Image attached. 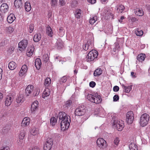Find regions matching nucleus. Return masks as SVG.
Wrapping results in <instances>:
<instances>
[{
  "instance_id": "nucleus-1",
  "label": "nucleus",
  "mask_w": 150,
  "mask_h": 150,
  "mask_svg": "<svg viewBox=\"0 0 150 150\" xmlns=\"http://www.w3.org/2000/svg\"><path fill=\"white\" fill-rule=\"evenodd\" d=\"M58 118L59 122H60L61 129L63 131L67 129L69 127L70 123L71 122V118L68 115L64 112H60L59 113L58 117L56 118L55 117H52L50 119V123L52 126H54Z\"/></svg>"
},
{
  "instance_id": "nucleus-2",
  "label": "nucleus",
  "mask_w": 150,
  "mask_h": 150,
  "mask_svg": "<svg viewBox=\"0 0 150 150\" xmlns=\"http://www.w3.org/2000/svg\"><path fill=\"white\" fill-rule=\"evenodd\" d=\"M149 119V116L146 113L143 114L141 116L139 123L140 125L143 127L146 126L148 122Z\"/></svg>"
},
{
  "instance_id": "nucleus-3",
  "label": "nucleus",
  "mask_w": 150,
  "mask_h": 150,
  "mask_svg": "<svg viewBox=\"0 0 150 150\" xmlns=\"http://www.w3.org/2000/svg\"><path fill=\"white\" fill-rule=\"evenodd\" d=\"M86 111V106L81 105L75 110L74 113L76 116H80L84 115Z\"/></svg>"
},
{
  "instance_id": "nucleus-4",
  "label": "nucleus",
  "mask_w": 150,
  "mask_h": 150,
  "mask_svg": "<svg viewBox=\"0 0 150 150\" xmlns=\"http://www.w3.org/2000/svg\"><path fill=\"white\" fill-rule=\"evenodd\" d=\"M98 55L97 51H91L88 53L86 57V60L88 62L92 61L97 58Z\"/></svg>"
},
{
  "instance_id": "nucleus-5",
  "label": "nucleus",
  "mask_w": 150,
  "mask_h": 150,
  "mask_svg": "<svg viewBox=\"0 0 150 150\" xmlns=\"http://www.w3.org/2000/svg\"><path fill=\"white\" fill-rule=\"evenodd\" d=\"M126 120L128 124H132L134 120V114L133 111H130L128 112L126 115Z\"/></svg>"
},
{
  "instance_id": "nucleus-6",
  "label": "nucleus",
  "mask_w": 150,
  "mask_h": 150,
  "mask_svg": "<svg viewBox=\"0 0 150 150\" xmlns=\"http://www.w3.org/2000/svg\"><path fill=\"white\" fill-rule=\"evenodd\" d=\"M98 146L101 149H103L107 146L106 141L102 138H99L96 141Z\"/></svg>"
},
{
  "instance_id": "nucleus-7",
  "label": "nucleus",
  "mask_w": 150,
  "mask_h": 150,
  "mask_svg": "<svg viewBox=\"0 0 150 150\" xmlns=\"http://www.w3.org/2000/svg\"><path fill=\"white\" fill-rule=\"evenodd\" d=\"M113 125L118 130L121 131L124 127V125L122 123L121 124L120 121L117 120H113Z\"/></svg>"
},
{
  "instance_id": "nucleus-8",
  "label": "nucleus",
  "mask_w": 150,
  "mask_h": 150,
  "mask_svg": "<svg viewBox=\"0 0 150 150\" xmlns=\"http://www.w3.org/2000/svg\"><path fill=\"white\" fill-rule=\"evenodd\" d=\"M28 44V41L26 40H23L18 44V47L20 48V51L24 50L27 47Z\"/></svg>"
},
{
  "instance_id": "nucleus-9",
  "label": "nucleus",
  "mask_w": 150,
  "mask_h": 150,
  "mask_svg": "<svg viewBox=\"0 0 150 150\" xmlns=\"http://www.w3.org/2000/svg\"><path fill=\"white\" fill-rule=\"evenodd\" d=\"M34 49V47L33 45L30 46L28 48L26 51V54L28 56L30 57L33 55Z\"/></svg>"
},
{
  "instance_id": "nucleus-10",
  "label": "nucleus",
  "mask_w": 150,
  "mask_h": 150,
  "mask_svg": "<svg viewBox=\"0 0 150 150\" xmlns=\"http://www.w3.org/2000/svg\"><path fill=\"white\" fill-rule=\"evenodd\" d=\"M8 6L7 4L5 3L2 4L0 7V11L2 12L5 13L8 10Z\"/></svg>"
},
{
  "instance_id": "nucleus-11",
  "label": "nucleus",
  "mask_w": 150,
  "mask_h": 150,
  "mask_svg": "<svg viewBox=\"0 0 150 150\" xmlns=\"http://www.w3.org/2000/svg\"><path fill=\"white\" fill-rule=\"evenodd\" d=\"M34 87L32 85H28L25 89V93L27 96H29L33 91Z\"/></svg>"
},
{
  "instance_id": "nucleus-12",
  "label": "nucleus",
  "mask_w": 150,
  "mask_h": 150,
  "mask_svg": "<svg viewBox=\"0 0 150 150\" xmlns=\"http://www.w3.org/2000/svg\"><path fill=\"white\" fill-rule=\"evenodd\" d=\"M28 70L27 66L26 65H23L19 72V75L20 76H23L24 74L26 73Z\"/></svg>"
},
{
  "instance_id": "nucleus-13",
  "label": "nucleus",
  "mask_w": 150,
  "mask_h": 150,
  "mask_svg": "<svg viewBox=\"0 0 150 150\" xmlns=\"http://www.w3.org/2000/svg\"><path fill=\"white\" fill-rule=\"evenodd\" d=\"M42 63L41 60L39 58H36L35 62V65L38 70H39L41 66Z\"/></svg>"
},
{
  "instance_id": "nucleus-14",
  "label": "nucleus",
  "mask_w": 150,
  "mask_h": 150,
  "mask_svg": "<svg viewBox=\"0 0 150 150\" xmlns=\"http://www.w3.org/2000/svg\"><path fill=\"white\" fill-rule=\"evenodd\" d=\"M13 100V98L9 96H7L5 101V105L7 106H9L11 104Z\"/></svg>"
},
{
  "instance_id": "nucleus-15",
  "label": "nucleus",
  "mask_w": 150,
  "mask_h": 150,
  "mask_svg": "<svg viewBox=\"0 0 150 150\" xmlns=\"http://www.w3.org/2000/svg\"><path fill=\"white\" fill-rule=\"evenodd\" d=\"M14 5L16 8H21L23 7L21 0H15Z\"/></svg>"
},
{
  "instance_id": "nucleus-16",
  "label": "nucleus",
  "mask_w": 150,
  "mask_h": 150,
  "mask_svg": "<svg viewBox=\"0 0 150 150\" xmlns=\"http://www.w3.org/2000/svg\"><path fill=\"white\" fill-rule=\"evenodd\" d=\"M38 101H35L32 103L31 107V111L33 112L36 110L38 109Z\"/></svg>"
},
{
  "instance_id": "nucleus-17",
  "label": "nucleus",
  "mask_w": 150,
  "mask_h": 150,
  "mask_svg": "<svg viewBox=\"0 0 150 150\" xmlns=\"http://www.w3.org/2000/svg\"><path fill=\"white\" fill-rule=\"evenodd\" d=\"M16 18L13 14H10L7 18V21L8 23H11Z\"/></svg>"
},
{
  "instance_id": "nucleus-18",
  "label": "nucleus",
  "mask_w": 150,
  "mask_h": 150,
  "mask_svg": "<svg viewBox=\"0 0 150 150\" xmlns=\"http://www.w3.org/2000/svg\"><path fill=\"white\" fill-rule=\"evenodd\" d=\"M146 57V55L145 54L141 53L137 56V60L139 62H142L144 60Z\"/></svg>"
},
{
  "instance_id": "nucleus-19",
  "label": "nucleus",
  "mask_w": 150,
  "mask_h": 150,
  "mask_svg": "<svg viewBox=\"0 0 150 150\" xmlns=\"http://www.w3.org/2000/svg\"><path fill=\"white\" fill-rule=\"evenodd\" d=\"M103 73V70L101 68H98L94 72L93 75L95 76H98L100 75Z\"/></svg>"
},
{
  "instance_id": "nucleus-20",
  "label": "nucleus",
  "mask_w": 150,
  "mask_h": 150,
  "mask_svg": "<svg viewBox=\"0 0 150 150\" xmlns=\"http://www.w3.org/2000/svg\"><path fill=\"white\" fill-rule=\"evenodd\" d=\"M46 32L47 35L50 37H52L53 32L51 27L48 25L46 28Z\"/></svg>"
},
{
  "instance_id": "nucleus-21",
  "label": "nucleus",
  "mask_w": 150,
  "mask_h": 150,
  "mask_svg": "<svg viewBox=\"0 0 150 150\" xmlns=\"http://www.w3.org/2000/svg\"><path fill=\"white\" fill-rule=\"evenodd\" d=\"M23 96V95H19L16 99V101L18 103H22L24 101Z\"/></svg>"
},
{
  "instance_id": "nucleus-22",
  "label": "nucleus",
  "mask_w": 150,
  "mask_h": 150,
  "mask_svg": "<svg viewBox=\"0 0 150 150\" xmlns=\"http://www.w3.org/2000/svg\"><path fill=\"white\" fill-rule=\"evenodd\" d=\"M134 13L138 16H141L143 15V12L142 9L139 8H137L134 10Z\"/></svg>"
},
{
  "instance_id": "nucleus-23",
  "label": "nucleus",
  "mask_w": 150,
  "mask_h": 150,
  "mask_svg": "<svg viewBox=\"0 0 150 150\" xmlns=\"http://www.w3.org/2000/svg\"><path fill=\"white\" fill-rule=\"evenodd\" d=\"M29 120V119H28L26 117L24 118L22 121L21 125L24 127L28 125L30 123Z\"/></svg>"
},
{
  "instance_id": "nucleus-24",
  "label": "nucleus",
  "mask_w": 150,
  "mask_h": 150,
  "mask_svg": "<svg viewBox=\"0 0 150 150\" xmlns=\"http://www.w3.org/2000/svg\"><path fill=\"white\" fill-rule=\"evenodd\" d=\"M117 12L120 13H122L123 11L125 9V7L122 4H118L116 7Z\"/></svg>"
},
{
  "instance_id": "nucleus-25",
  "label": "nucleus",
  "mask_w": 150,
  "mask_h": 150,
  "mask_svg": "<svg viewBox=\"0 0 150 150\" xmlns=\"http://www.w3.org/2000/svg\"><path fill=\"white\" fill-rule=\"evenodd\" d=\"M16 67V64L13 61L9 62L8 65V67L10 70H13L15 69Z\"/></svg>"
},
{
  "instance_id": "nucleus-26",
  "label": "nucleus",
  "mask_w": 150,
  "mask_h": 150,
  "mask_svg": "<svg viewBox=\"0 0 150 150\" xmlns=\"http://www.w3.org/2000/svg\"><path fill=\"white\" fill-rule=\"evenodd\" d=\"M53 143V139L52 138H48L47 139L46 142L44 145H46L47 146H48L50 147H52Z\"/></svg>"
},
{
  "instance_id": "nucleus-27",
  "label": "nucleus",
  "mask_w": 150,
  "mask_h": 150,
  "mask_svg": "<svg viewBox=\"0 0 150 150\" xmlns=\"http://www.w3.org/2000/svg\"><path fill=\"white\" fill-rule=\"evenodd\" d=\"M41 35L40 34H35L33 38V40L35 42H38L40 40Z\"/></svg>"
},
{
  "instance_id": "nucleus-28",
  "label": "nucleus",
  "mask_w": 150,
  "mask_h": 150,
  "mask_svg": "<svg viewBox=\"0 0 150 150\" xmlns=\"http://www.w3.org/2000/svg\"><path fill=\"white\" fill-rule=\"evenodd\" d=\"M129 148L130 150H138L137 146L134 143H131L129 144Z\"/></svg>"
},
{
  "instance_id": "nucleus-29",
  "label": "nucleus",
  "mask_w": 150,
  "mask_h": 150,
  "mask_svg": "<svg viewBox=\"0 0 150 150\" xmlns=\"http://www.w3.org/2000/svg\"><path fill=\"white\" fill-rule=\"evenodd\" d=\"M25 11H30L31 8L30 3L28 2H26L25 3Z\"/></svg>"
},
{
  "instance_id": "nucleus-30",
  "label": "nucleus",
  "mask_w": 150,
  "mask_h": 150,
  "mask_svg": "<svg viewBox=\"0 0 150 150\" xmlns=\"http://www.w3.org/2000/svg\"><path fill=\"white\" fill-rule=\"evenodd\" d=\"M51 83V79L50 78L47 77L45 80L44 85L45 87H48L50 84Z\"/></svg>"
},
{
  "instance_id": "nucleus-31",
  "label": "nucleus",
  "mask_w": 150,
  "mask_h": 150,
  "mask_svg": "<svg viewBox=\"0 0 150 150\" xmlns=\"http://www.w3.org/2000/svg\"><path fill=\"white\" fill-rule=\"evenodd\" d=\"M69 77V76H65L61 78L59 81L60 84H62L63 83L66 82Z\"/></svg>"
},
{
  "instance_id": "nucleus-32",
  "label": "nucleus",
  "mask_w": 150,
  "mask_h": 150,
  "mask_svg": "<svg viewBox=\"0 0 150 150\" xmlns=\"http://www.w3.org/2000/svg\"><path fill=\"white\" fill-rule=\"evenodd\" d=\"M122 87L125 89V91L127 93H129L131 89H132L131 86H125L124 84H122Z\"/></svg>"
},
{
  "instance_id": "nucleus-33",
  "label": "nucleus",
  "mask_w": 150,
  "mask_h": 150,
  "mask_svg": "<svg viewBox=\"0 0 150 150\" xmlns=\"http://www.w3.org/2000/svg\"><path fill=\"white\" fill-rule=\"evenodd\" d=\"M25 132L24 130H21V133L19 134V138L20 139H23L25 135Z\"/></svg>"
},
{
  "instance_id": "nucleus-34",
  "label": "nucleus",
  "mask_w": 150,
  "mask_h": 150,
  "mask_svg": "<svg viewBox=\"0 0 150 150\" xmlns=\"http://www.w3.org/2000/svg\"><path fill=\"white\" fill-rule=\"evenodd\" d=\"M97 21V17L96 16H94L89 20V23L91 24H93Z\"/></svg>"
},
{
  "instance_id": "nucleus-35",
  "label": "nucleus",
  "mask_w": 150,
  "mask_h": 150,
  "mask_svg": "<svg viewBox=\"0 0 150 150\" xmlns=\"http://www.w3.org/2000/svg\"><path fill=\"white\" fill-rule=\"evenodd\" d=\"M91 44V43L90 41H87V43H86L85 45H84L83 46V49L86 51L88 50L89 48V47Z\"/></svg>"
},
{
  "instance_id": "nucleus-36",
  "label": "nucleus",
  "mask_w": 150,
  "mask_h": 150,
  "mask_svg": "<svg viewBox=\"0 0 150 150\" xmlns=\"http://www.w3.org/2000/svg\"><path fill=\"white\" fill-rule=\"evenodd\" d=\"M81 10L80 9H79V11H76L75 12L74 15L75 17L77 18H80V16L81 14Z\"/></svg>"
},
{
  "instance_id": "nucleus-37",
  "label": "nucleus",
  "mask_w": 150,
  "mask_h": 150,
  "mask_svg": "<svg viewBox=\"0 0 150 150\" xmlns=\"http://www.w3.org/2000/svg\"><path fill=\"white\" fill-rule=\"evenodd\" d=\"M94 100L93 103H95L96 104H99L102 101V99L100 96L99 97V98H94Z\"/></svg>"
},
{
  "instance_id": "nucleus-38",
  "label": "nucleus",
  "mask_w": 150,
  "mask_h": 150,
  "mask_svg": "<svg viewBox=\"0 0 150 150\" xmlns=\"http://www.w3.org/2000/svg\"><path fill=\"white\" fill-rule=\"evenodd\" d=\"M72 103L71 100H69L66 101L65 104L64 105V108H67L69 107H70Z\"/></svg>"
},
{
  "instance_id": "nucleus-39",
  "label": "nucleus",
  "mask_w": 150,
  "mask_h": 150,
  "mask_svg": "<svg viewBox=\"0 0 150 150\" xmlns=\"http://www.w3.org/2000/svg\"><path fill=\"white\" fill-rule=\"evenodd\" d=\"M7 43V41L6 40H3L0 43V47L2 48L4 47V46L6 45Z\"/></svg>"
},
{
  "instance_id": "nucleus-40",
  "label": "nucleus",
  "mask_w": 150,
  "mask_h": 150,
  "mask_svg": "<svg viewBox=\"0 0 150 150\" xmlns=\"http://www.w3.org/2000/svg\"><path fill=\"white\" fill-rule=\"evenodd\" d=\"M43 95H42V97L45 98V97H47L49 96L50 94V93L49 91H46V90H45L43 92Z\"/></svg>"
},
{
  "instance_id": "nucleus-41",
  "label": "nucleus",
  "mask_w": 150,
  "mask_h": 150,
  "mask_svg": "<svg viewBox=\"0 0 150 150\" xmlns=\"http://www.w3.org/2000/svg\"><path fill=\"white\" fill-rule=\"evenodd\" d=\"M38 131L35 129H32L30 131L31 134L33 135H36L38 133Z\"/></svg>"
},
{
  "instance_id": "nucleus-42",
  "label": "nucleus",
  "mask_w": 150,
  "mask_h": 150,
  "mask_svg": "<svg viewBox=\"0 0 150 150\" xmlns=\"http://www.w3.org/2000/svg\"><path fill=\"white\" fill-rule=\"evenodd\" d=\"M57 0H51V4L52 6H55L57 4Z\"/></svg>"
},
{
  "instance_id": "nucleus-43",
  "label": "nucleus",
  "mask_w": 150,
  "mask_h": 150,
  "mask_svg": "<svg viewBox=\"0 0 150 150\" xmlns=\"http://www.w3.org/2000/svg\"><path fill=\"white\" fill-rule=\"evenodd\" d=\"M48 56L47 54H45L43 55L42 58L44 61L45 62H47L48 60Z\"/></svg>"
},
{
  "instance_id": "nucleus-44",
  "label": "nucleus",
  "mask_w": 150,
  "mask_h": 150,
  "mask_svg": "<svg viewBox=\"0 0 150 150\" xmlns=\"http://www.w3.org/2000/svg\"><path fill=\"white\" fill-rule=\"evenodd\" d=\"M40 93V90L39 89H37L35 90L33 93V96L34 97L38 95Z\"/></svg>"
},
{
  "instance_id": "nucleus-45",
  "label": "nucleus",
  "mask_w": 150,
  "mask_h": 150,
  "mask_svg": "<svg viewBox=\"0 0 150 150\" xmlns=\"http://www.w3.org/2000/svg\"><path fill=\"white\" fill-rule=\"evenodd\" d=\"M62 42L58 41L57 43V48L58 49H61L62 48V47L63 46V44L62 43Z\"/></svg>"
},
{
  "instance_id": "nucleus-46",
  "label": "nucleus",
  "mask_w": 150,
  "mask_h": 150,
  "mask_svg": "<svg viewBox=\"0 0 150 150\" xmlns=\"http://www.w3.org/2000/svg\"><path fill=\"white\" fill-rule=\"evenodd\" d=\"M119 97L117 95H115L113 97V101L114 102H116L119 100Z\"/></svg>"
},
{
  "instance_id": "nucleus-47",
  "label": "nucleus",
  "mask_w": 150,
  "mask_h": 150,
  "mask_svg": "<svg viewBox=\"0 0 150 150\" xmlns=\"http://www.w3.org/2000/svg\"><path fill=\"white\" fill-rule=\"evenodd\" d=\"M120 140L119 138L118 137H116L114 140V143L116 145H117L118 144Z\"/></svg>"
},
{
  "instance_id": "nucleus-48",
  "label": "nucleus",
  "mask_w": 150,
  "mask_h": 150,
  "mask_svg": "<svg viewBox=\"0 0 150 150\" xmlns=\"http://www.w3.org/2000/svg\"><path fill=\"white\" fill-rule=\"evenodd\" d=\"M59 4L61 6H62L65 5L66 3L64 0H59Z\"/></svg>"
},
{
  "instance_id": "nucleus-49",
  "label": "nucleus",
  "mask_w": 150,
  "mask_h": 150,
  "mask_svg": "<svg viewBox=\"0 0 150 150\" xmlns=\"http://www.w3.org/2000/svg\"><path fill=\"white\" fill-rule=\"evenodd\" d=\"M135 33L137 36H141L143 34V32L142 30H140L139 31H137V32H136Z\"/></svg>"
},
{
  "instance_id": "nucleus-50",
  "label": "nucleus",
  "mask_w": 150,
  "mask_h": 150,
  "mask_svg": "<svg viewBox=\"0 0 150 150\" xmlns=\"http://www.w3.org/2000/svg\"><path fill=\"white\" fill-rule=\"evenodd\" d=\"M30 33H31L34 30L33 24L31 23L29 26Z\"/></svg>"
},
{
  "instance_id": "nucleus-51",
  "label": "nucleus",
  "mask_w": 150,
  "mask_h": 150,
  "mask_svg": "<svg viewBox=\"0 0 150 150\" xmlns=\"http://www.w3.org/2000/svg\"><path fill=\"white\" fill-rule=\"evenodd\" d=\"M96 85V83L95 82L93 81L89 83L90 86L92 88L94 87Z\"/></svg>"
},
{
  "instance_id": "nucleus-52",
  "label": "nucleus",
  "mask_w": 150,
  "mask_h": 150,
  "mask_svg": "<svg viewBox=\"0 0 150 150\" xmlns=\"http://www.w3.org/2000/svg\"><path fill=\"white\" fill-rule=\"evenodd\" d=\"M52 147L48 146H47L46 145H44V150H50Z\"/></svg>"
},
{
  "instance_id": "nucleus-53",
  "label": "nucleus",
  "mask_w": 150,
  "mask_h": 150,
  "mask_svg": "<svg viewBox=\"0 0 150 150\" xmlns=\"http://www.w3.org/2000/svg\"><path fill=\"white\" fill-rule=\"evenodd\" d=\"M119 89V87L117 86H114L113 88V91L114 92H117Z\"/></svg>"
},
{
  "instance_id": "nucleus-54",
  "label": "nucleus",
  "mask_w": 150,
  "mask_h": 150,
  "mask_svg": "<svg viewBox=\"0 0 150 150\" xmlns=\"http://www.w3.org/2000/svg\"><path fill=\"white\" fill-rule=\"evenodd\" d=\"M59 33H61V35H63L64 31L62 27H60V28L59 29Z\"/></svg>"
},
{
  "instance_id": "nucleus-55",
  "label": "nucleus",
  "mask_w": 150,
  "mask_h": 150,
  "mask_svg": "<svg viewBox=\"0 0 150 150\" xmlns=\"http://www.w3.org/2000/svg\"><path fill=\"white\" fill-rule=\"evenodd\" d=\"M0 150H9V148L8 146H6L5 147H2Z\"/></svg>"
},
{
  "instance_id": "nucleus-56",
  "label": "nucleus",
  "mask_w": 150,
  "mask_h": 150,
  "mask_svg": "<svg viewBox=\"0 0 150 150\" xmlns=\"http://www.w3.org/2000/svg\"><path fill=\"white\" fill-rule=\"evenodd\" d=\"M91 4H95L96 2V0H87Z\"/></svg>"
},
{
  "instance_id": "nucleus-57",
  "label": "nucleus",
  "mask_w": 150,
  "mask_h": 150,
  "mask_svg": "<svg viewBox=\"0 0 150 150\" xmlns=\"http://www.w3.org/2000/svg\"><path fill=\"white\" fill-rule=\"evenodd\" d=\"M120 47L118 44H115V50H117L118 52L120 50Z\"/></svg>"
},
{
  "instance_id": "nucleus-58",
  "label": "nucleus",
  "mask_w": 150,
  "mask_h": 150,
  "mask_svg": "<svg viewBox=\"0 0 150 150\" xmlns=\"http://www.w3.org/2000/svg\"><path fill=\"white\" fill-rule=\"evenodd\" d=\"M131 21L132 22H134L136 21H137L138 19L136 18L135 17H132L131 18Z\"/></svg>"
},
{
  "instance_id": "nucleus-59",
  "label": "nucleus",
  "mask_w": 150,
  "mask_h": 150,
  "mask_svg": "<svg viewBox=\"0 0 150 150\" xmlns=\"http://www.w3.org/2000/svg\"><path fill=\"white\" fill-rule=\"evenodd\" d=\"M8 29L10 32L11 33L13 31V28L12 27H9Z\"/></svg>"
},
{
  "instance_id": "nucleus-60",
  "label": "nucleus",
  "mask_w": 150,
  "mask_h": 150,
  "mask_svg": "<svg viewBox=\"0 0 150 150\" xmlns=\"http://www.w3.org/2000/svg\"><path fill=\"white\" fill-rule=\"evenodd\" d=\"M94 98L93 97V96L92 94V96H91L90 98H89V101H91L92 102H93L94 100Z\"/></svg>"
},
{
  "instance_id": "nucleus-61",
  "label": "nucleus",
  "mask_w": 150,
  "mask_h": 150,
  "mask_svg": "<svg viewBox=\"0 0 150 150\" xmlns=\"http://www.w3.org/2000/svg\"><path fill=\"white\" fill-rule=\"evenodd\" d=\"M2 72L3 70L2 69L0 68V80H1L2 78Z\"/></svg>"
},
{
  "instance_id": "nucleus-62",
  "label": "nucleus",
  "mask_w": 150,
  "mask_h": 150,
  "mask_svg": "<svg viewBox=\"0 0 150 150\" xmlns=\"http://www.w3.org/2000/svg\"><path fill=\"white\" fill-rule=\"evenodd\" d=\"M125 18V17L124 16H122L121 17L120 19L118 20L119 21L120 23H122V20H123Z\"/></svg>"
},
{
  "instance_id": "nucleus-63",
  "label": "nucleus",
  "mask_w": 150,
  "mask_h": 150,
  "mask_svg": "<svg viewBox=\"0 0 150 150\" xmlns=\"http://www.w3.org/2000/svg\"><path fill=\"white\" fill-rule=\"evenodd\" d=\"M93 97H95V98H99V97L100 96V95H98L97 93H95L93 95Z\"/></svg>"
},
{
  "instance_id": "nucleus-64",
  "label": "nucleus",
  "mask_w": 150,
  "mask_h": 150,
  "mask_svg": "<svg viewBox=\"0 0 150 150\" xmlns=\"http://www.w3.org/2000/svg\"><path fill=\"white\" fill-rule=\"evenodd\" d=\"M3 97V94L2 93H0V102L2 100Z\"/></svg>"
}]
</instances>
